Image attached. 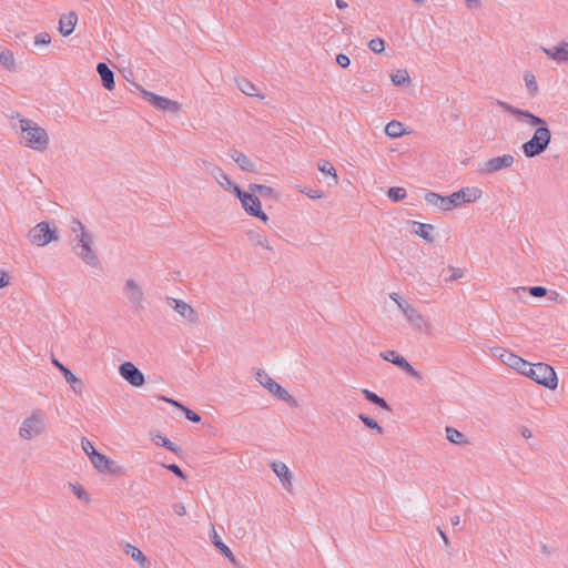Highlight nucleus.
I'll use <instances>...</instances> for the list:
<instances>
[{"mask_svg":"<svg viewBox=\"0 0 568 568\" xmlns=\"http://www.w3.org/2000/svg\"><path fill=\"white\" fill-rule=\"evenodd\" d=\"M483 196V190L477 186L462 187L457 192L448 196H442L435 192H428L425 195V201L428 205L437 207L442 211L448 212L463 204L475 203Z\"/></svg>","mask_w":568,"mask_h":568,"instance_id":"nucleus-1","label":"nucleus"},{"mask_svg":"<svg viewBox=\"0 0 568 568\" xmlns=\"http://www.w3.org/2000/svg\"><path fill=\"white\" fill-rule=\"evenodd\" d=\"M21 140L27 148L44 151L49 145L47 131L29 119H19Z\"/></svg>","mask_w":568,"mask_h":568,"instance_id":"nucleus-2","label":"nucleus"},{"mask_svg":"<svg viewBox=\"0 0 568 568\" xmlns=\"http://www.w3.org/2000/svg\"><path fill=\"white\" fill-rule=\"evenodd\" d=\"M551 133L548 128L539 126L532 138L523 144V152L527 158H535L541 154L549 145Z\"/></svg>","mask_w":568,"mask_h":568,"instance_id":"nucleus-3","label":"nucleus"},{"mask_svg":"<svg viewBox=\"0 0 568 568\" xmlns=\"http://www.w3.org/2000/svg\"><path fill=\"white\" fill-rule=\"evenodd\" d=\"M75 244L73 245V251L85 264L90 266H98L99 258L93 252V235L91 233H82L77 234L74 237Z\"/></svg>","mask_w":568,"mask_h":568,"instance_id":"nucleus-4","label":"nucleus"},{"mask_svg":"<svg viewBox=\"0 0 568 568\" xmlns=\"http://www.w3.org/2000/svg\"><path fill=\"white\" fill-rule=\"evenodd\" d=\"M255 379L261 386L266 388L270 394L276 398L295 406L296 402L293 396L284 389L278 383H276L265 371L257 369L255 373Z\"/></svg>","mask_w":568,"mask_h":568,"instance_id":"nucleus-5","label":"nucleus"},{"mask_svg":"<svg viewBox=\"0 0 568 568\" xmlns=\"http://www.w3.org/2000/svg\"><path fill=\"white\" fill-rule=\"evenodd\" d=\"M530 377L537 384L545 386L548 389H555L558 385V378L554 368L545 363H537L529 368Z\"/></svg>","mask_w":568,"mask_h":568,"instance_id":"nucleus-6","label":"nucleus"},{"mask_svg":"<svg viewBox=\"0 0 568 568\" xmlns=\"http://www.w3.org/2000/svg\"><path fill=\"white\" fill-rule=\"evenodd\" d=\"M58 237L57 231L51 230L47 222L38 223L28 233L29 241L38 246H45Z\"/></svg>","mask_w":568,"mask_h":568,"instance_id":"nucleus-7","label":"nucleus"},{"mask_svg":"<svg viewBox=\"0 0 568 568\" xmlns=\"http://www.w3.org/2000/svg\"><path fill=\"white\" fill-rule=\"evenodd\" d=\"M235 195L241 201L245 212L252 216L261 219L263 222L268 220L267 215L262 211L261 201L252 193L244 192L241 189L235 190Z\"/></svg>","mask_w":568,"mask_h":568,"instance_id":"nucleus-8","label":"nucleus"},{"mask_svg":"<svg viewBox=\"0 0 568 568\" xmlns=\"http://www.w3.org/2000/svg\"><path fill=\"white\" fill-rule=\"evenodd\" d=\"M403 316L410 327L418 333H428L432 328L429 321L412 304L404 305Z\"/></svg>","mask_w":568,"mask_h":568,"instance_id":"nucleus-9","label":"nucleus"},{"mask_svg":"<svg viewBox=\"0 0 568 568\" xmlns=\"http://www.w3.org/2000/svg\"><path fill=\"white\" fill-rule=\"evenodd\" d=\"M123 293H124V296L126 297V300L129 301V303L134 308H136V310L143 308L144 294H143L141 286L139 285V283L135 280L129 278L125 281L124 286H123Z\"/></svg>","mask_w":568,"mask_h":568,"instance_id":"nucleus-10","label":"nucleus"},{"mask_svg":"<svg viewBox=\"0 0 568 568\" xmlns=\"http://www.w3.org/2000/svg\"><path fill=\"white\" fill-rule=\"evenodd\" d=\"M381 357L387 362H390L393 363L394 365H396L397 367H399L400 369L405 371L410 377L417 379V381H420L422 379V374L416 371L409 363L408 361L399 355L396 351H386V352H383L381 353Z\"/></svg>","mask_w":568,"mask_h":568,"instance_id":"nucleus-11","label":"nucleus"},{"mask_svg":"<svg viewBox=\"0 0 568 568\" xmlns=\"http://www.w3.org/2000/svg\"><path fill=\"white\" fill-rule=\"evenodd\" d=\"M515 159L511 154H504L501 156H495L488 159L480 165V172L486 174H493L504 169L513 166Z\"/></svg>","mask_w":568,"mask_h":568,"instance_id":"nucleus-12","label":"nucleus"},{"mask_svg":"<svg viewBox=\"0 0 568 568\" xmlns=\"http://www.w3.org/2000/svg\"><path fill=\"white\" fill-rule=\"evenodd\" d=\"M120 375L129 382L132 386L140 387L144 384V375L142 372L132 363L125 362L119 367Z\"/></svg>","mask_w":568,"mask_h":568,"instance_id":"nucleus-13","label":"nucleus"},{"mask_svg":"<svg viewBox=\"0 0 568 568\" xmlns=\"http://www.w3.org/2000/svg\"><path fill=\"white\" fill-rule=\"evenodd\" d=\"M168 304L171 308H173L182 318L187 321L189 323L195 324L197 322V314L194 308L184 302L183 300L178 298H168Z\"/></svg>","mask_w":568,"mask_h":568,"instance_id":"nucleus-14","label":"nucleus"},{"mask_svg":"<svg viewBox=\"0 0 568 568\" xmlns=\"http://www.w3.org/2000/svg\"><path fill=\"white\" fill-rule=\"evenodd\" d=\"M90 462L99 473L118 474L120 471V467L113 460L99 452H91Z\"/></svg>","mask_w":568,"mask_h":568,"instance_id":"nucleus-15","label":"nucleus"},{"mask_svg":"<svg viewBox=\"0 0 568 568\" xmlns=\"http://www.w3.org/2000/svg\"><path fill=\"white\" fill-rule=\"evenodd\" d=\"M142 95L149 103H151L158 110L176 111L179 109V105L175 101L158 95L153 92L143 90Z\"/></svg>","mask_w":568,"mask_h":568,"instance_id":"nucleus-16","label":"nucleus"},{"mask_svg":"<svg viewBox=\"0 0 568 568\" xmlns=\"http://www.w3.org/2000/svg\"><path fill=\"white\" fill-rule=\"evenodd\" d=\"M52 364L62 373L64 379L75 393L82 392V382L68 367L54 357H52Z\"/></svg>","mask_w":568,"mask_h":568,"instance_id":"nucleus-17","label":"nucleus"},{"mask_svg":"<svg viewBox=\"0 0 568 568\" xmlns=\"http://www.w3.org/2000/svg\"><path fill=\"white\" fill-rule=\"evenodd\" d=\"M210 174L216 181V183L225 191H230L235 194V190L240 189V186L234 184L231 181V179L219 166H212V170H210Z\"/></svg>","mask_w":568,"mask_h":568,"instance_id":"nucleus-18","label":"nucleus"},{"mask_svg":"<svg viewBox=\"0 0 568 568\" xmlns=\"http://www.w3.org/2000/svg\"><path fill=\"white\" fill-rule=\"evenodd\" d=\"M272 470L281 480L283 487L287 490L292 487V473L288 467L282 462H273L271 464Z\"/></svg>","mask_w":568,"mask_h":568,"instance_id":"nucleus-19","label":"nucleus"},{"mask_svg":"<svg viewBox=\"0 0 568 568\" xmlns=\"http://www.w3.org/2000/svg\"><path fill=\"white\" fill-rule=\"evenodd\" d=\"M78 22V16L74 11H70L61 16L59 20V31L62 36H70L75 28Z\"/></svg>","mask_w":568,"mask_h":568,"instance_id":"nucleus-20","label":"nucleus"},{"mask_svg":"<svg viewBox=\"0 0 568 568\" xmlns=\"http://www.w3.org/2000/svg\"><path fill=\"white\" fill-rule=\"evenodd\" d=\"M229 155L240 166L242 171L256 172V165L244 153L237 150H231Z\"/></svg>","mask_w":568,"mask_h":568,"instance_id":"nucleus-21","label":"nucleus"},{"mask_svg":"<svg viewBox=\"0 0 568 568\" xmlns=\"http://www.w3.org/2000/svg\"><path fill=\"white\" fill-rule=\"evenodd\" d=\"M97 71L101 78L103 87L106 90H113L115 85L113 71L103 62H100L97 65Z\"/></svg>","mask_w":568,"mask_h":568,"instance_id":"nucleus-22","label":"nucleus"},{"mask_svg":"<svg viewBox=\"0 0 568 568\" xmlns=\"http://www.w3.org/2000/svg\"><path fill=\"white\" fill-rule=\"evenodd\" d=\"M160 399L164 400V402H166V403H169L171 405H173L174 407H176L182 414H184V416H185V418L187 420H190V422H192L194 424H199V423L202 422V417L197 413H195V412L184 407L179 402H176L174 399H171V398H168L165 396H160Z\"/></svg>","mask_w":568,"mask_h":568,"instance_id":"nucleus-23","label":"nucleus"},{"mask_svg":"<svg viewBox=\"0 0 568 568\" xmlns=\"http://www.w3.org/2000/svg\"><path fill=\"white\" fill-rule=\"evenodd\" d=\"M412 230L410 232L425 241L430 242L433 240L432 232L434 231V226L432 224H425L420 222L413 221L410 222Z\"/></svg>","mask_w":568,"mask_h":568,"instance_id":"nucleus-24","label":"nucleus"},{"mask_svg":"<svg viewBox=\"0 0 568 568\" xmlns=\"http://www.w3.org/2000/svg\"><path fill=\"white\" fill-rule=\"evenodd\" d=\"M517 119L519 122H523L529 126H544L546 124L545 120L526 111L519 109V113H517Z\"/></svg>","mask_w":568,"mask_h":568,"instance_id":"nucleus-25","label":"nucleus"},{"mask_svg":"<svg viewBox=\"0 0 568 568\" xmlns=\"http://www.w3.org/2000/svg\"><path fill=\"white\" fill-rule=\"evenodd\" d=\"M527 293L534 297H542L547 295V288L544 286H531L529 288L516 287L513 290V294L519 300H521Z\"/></svg>","mask_w":568,"mask_h":568,"instance_id":"nucleus-26","label":"nucleus"},{"mask_svg":"<svg viewBox=\"0 0 568 568\" xmlns=\"http://www.w3.org/2000/svg\"><path fill=\"white\" fill-rule=\"evenodd\" d=\"M150 437H151V440L155 445L165 447L166 449H169L170 452H173V453L179 452V447L173 442H171L168 437L161 435L160 433L151 432Z\"/></svg>","mask_w":568,"mask_h":568,"instance_id":"nucleus-27","label":"nucleus"},{"mask_svg":"<svg viewBox=\"0 0 568 568\" xmlns=\"http://www.w3.org/2000/svg\"><path fill=\"white\" fill-rule=\"evenodd\" d=\"M317 169L325 175H329L332 179V182H328L327 184L329 186H334L338 183V178L335 168L329 161L321 160L317 164Z\"/></svg>","mask_w":568,"mask_h":568,"instance_id":"nucleus-28","label":"nucleus"},{"mask_svg":"<svg viewBox=\"0 0 568 568\" xmlns=\"http://www.w3.org/2000/svg\"><path fill=\"white\" fill-rule=\"evenodd\" d=\"M125 554L130 556L134 561H136L140 566L145 567L149 565L148 558L144 554L135 546L131 544L125 545Z\"/></svg>","mask_w":568,"mask_h":568,"instance_id":"nucleus-29","label":"nucleus"},{"mask_svg":"<svg viewBox=\"0 0 568 568\" xmlns=\"http://www.w3.org/2000/svg\"><path fill=\"white\" fill-rule=\"evenodd\" d=\"M212 542L226 558H229L232 562H235V557L232 550L221 540L214 528L212 529Z\"/></svg>","mask_w":568,"mask_h":568,"instance_id":"nucleus-30","label":"nucleus"},{"mask_svg":"<svg viewBox=\"0 0 568 568\" xmlns=\"http://www.w3.org/2000/svg\"><path fill=\"white\" fill-rule=\"evenodd\" d=\"M237 88L246 95L248 97H258L261 99H264V95L258 93L257 88L254 83L246 79H241L237 81Z\"/></svg>","mask_w":568,"mask_h":568,"instance_id":"nucleus-31","label":"nucleus"},{"mask_svg":"<svg viewBox=\"0 0 568 568\" xmlns=\"http://www.w3.org/2000/svg\"><path fill=\"white\" fill-rule=\"evenodd\" d=\"M385 133L392 139H397L405 134V130L400 122L393 120L386 124Z\"/></svg>","mask_w":568,"mask_h":568,"instance_id":"nucleus-32","label":"nucleus"},{"mask_svg":"<svg viewBox=\"0 0 568 568\" xmlns=\"http://www.w3.org/2000/svg\"><path fill=\"white\" fill-rule=\"evenodd\" d=\"M446 432V438L457 445H466L468 444V440L466 436L458 430V428H445Z\"/></svg>","mask_w":568,"mask_h":568,"instance_id":"nucleus-33","label":"nucleus"},{"mask_svg":"<svg viewBox=\"0 0 568 568\" xmlns=\"http://www.w3.org/2000/svg\"><path fill=\"white\" fill-rule=\"evenodd\" d=\"M247 236L253 245L261 246L266 250H272V247L268 244V240L265 235H263L258 232H255V231H250L247 233Z\"/></svg>","mask_w":568,"mask_h":568,"instance_id":"nucleus-34","label":"nucleus"},{"mask_svg":"<svg viewBox=\"0 0 568 568\" xmlns=\"http://www.w3.org/2000/svg\"><path fill=\"white\" fill-rule=\"evenodd\" d=\"M0 64L8 70H14V57L12 51L8 49H0Z\"/></svg>","mask_w":568,"mask_h":568,"instance_id":"nucleus-35","label":"nucleus"},{"mask_svg":"<svg viewBox=\"0 0 568 568\" xmlns=\"http://www.w3.org/2000/svg\"><path fill=\"white\" fill-rule=\"evenodd\" d=\"M524 82L530 97H536L538 93V84L536 77L531 72L524 73Z\"/></svg>","mask_w":568,"mask_h":568,"instance_id":"nucleus-36","label":"nucleus"},{"mask_svg":"<svg viewBox=\"0 0 568 568\" xmlns=\"http://www.w3.org/2000/svg\"><path fill=\"white\" fill-rule=\"evenodd\" d=\"M387 195L393 202H399L406 197L407 193L404 187L393 186L388 190Z\"/></svg>","mask_w":568,"mask_h":568,"instance_id":"nucleus-37","label":"nucleus"},{"mask_svg":"<svg viewBox=\"0 0 568 568\" xmlns=\"http://www.w3.org/2000/svg\"><path fill=\"white\" fill-rule=\"evenodd\" d=\"M392 82L395 85H404L409 83V75L406 70H397L394 74H392Z\"/></svg>","mask_w":568,"mask_h":568,"instance_id":"nucleus-38","label":"nucleus"},{"mask_svg":"<svg viewBox=\"0 0 568 568\" xmlns=\"http://www.w3.org/2000/svg\"><path fill=\"white\" fill-rule=\"evenodd\" d=\"M69 487L71 489V491L80 499V500H83L85 503H89L90 501V498H89V495L88 493L85 491V489L79 485V484H72L70 483L69 484Z\"/></svg>","mask_w":568,"mask_h":568,"instance_id":"nucleus-39","label":"nucleus"},{"mask_svg":"<svg viewBox=\"0 0 568 568\" xmlns=\"http://www.w3.org/2000/svg\"><path fill=\"white\" fill-rule=\"evenodd\" d=\"M362 393L365 395V397H366L369 402H372V403H374V404H376V405H378V406H381V407H383V408H387V407H388V406H387V403L385 402V399H384V398H382V397H379V396H378V395H376L375 393H373V392H371V390H368V389H363V390H362Z\"/></svg>","mask_w":568,"mask_h":568,"instance_id":"nucleus-40","label":"nucleus"},{"mask_svg":"<svg viewBox=\"0 0 568 568\" xmlns=\"http://www.w3.org/2000/svg\"><path fill=\"white\" fill-rule=\"evenodd\" d=\"M248 190L252 193H260L264 196H271L274 194V190L270 186L263 185V184H250Z\"/></svg>","mask_w":568,"mask_h":568,"instance_id":"nucleus-41","label":"nucleus"},{"mask_svg":"<svg viewBox=\"0 0 568 568\" xmlns=\"http://www.w3.org/2000/svg\"><path fill=\"white\" fill-rule=\"evenodd\" d=\"M501 362L510 368L515 369L518 364H521V357L508 352L507 354H504Z\"/></svg>","mask_w":568,"mask_h":568,"instance_id":"nucleus-42","label":"nucleus"},{"mask_svg":"<svg viewBox=\"0 0 568 568\" xmlns=\"http://www.w3.org/2000/svg\"><path fill=\"white\" fill-rule=\"evenodd\" d=\"M44 415L41 412H34L29 418L23 422L22 426H33V424H42Z\"/></svg>","mask_w":568,"mask_h":568,"instance_id":"nucleus-43","label":"nucleus"},{"mask_svg":"<svg viewBox=\"0 0 568 568\" xmlns=\"http://www.w3.org/2000/svg\"><path fill=\"white\" fill-rule=\"evenodd\" d=\"M559 63H568V42L558 43Z\"/></svg>","mask_w":568,"mask_h":568,"instance_id":"nucleus-44","label":"nucleus"},{"mask_svg":"<svg viewBox=\"0 0 568 568\" xmlns=\"http://www.w3.org/2000/svg\"><path fill=\"white\" fill-rule=\"evenodd\" d=\"M19 435L23 439H31L40 435V428H20Z\"/></svg>","mask_w":568,"mask_h":568,"instance_id":"nucleus-45","label":"nucleus"},{"mask_svg":"<svg viewBox=\"0 0 568 568\" xmlns=\"http://www.w3.org/2000/svg\"><path fill=\"white\" fill-rule=\"evenodd\" d=\"M369 49L375 53H381L385 49V43L382 39H372L368 43Z\"/></svg>","mask_w":568,"mask_h":568,"instance_id":"nucleus-46","label":"nucleus"},{"mask_svg":"<svg viewBox=\"0 0 568 568\" xmlns=\"http://www.w3.org/2000/svg\"><path fill=\"white\" fill-rule=\"evenodd\" d=\"M541 51L551 60L559 63L558 44L552 48H541Z\"/></svg>","mask_w":568,"mask_h":568,"instance_id":"nucleus-47","label":"nucleus"},{"mask_svg":"<svg viewBox=\"0 0 568 568\" xmlns=\"http://www.w3.org/2000/svg\"><path fill=\"white\" fill-rule=\"evenodd\" d=\"M51 42V37L48 32H40L34 37L36 45H47Z\"/></svg>","mask_w":568,"mask_h":568,"instance_id":"nucleus-48","label":"nucleus"},{"mask_svg":"<svg viewBox=\"0 0 568 568\" xmlns=\"http://www.w3.org/2000/svg\"><path fill=\"white\" fill-rule=\"evenodd\" d=\"M532 365L534 364H530L527 361H525L524 358H521V364H518V366H516L515 371L519 372L520 374H523L525 376L530 377L529 368H532Z\"/></svg>","mask_w":568,"mask_h":568,"instance_id":"nucleus-49","label":"nucleus"},{"mask_svg":"<svg viewBox=\"0 0 568 568\" xmlns=\"http://www.w3.org/2000/svg\"><path fill=\"white\" fill-rule=\"evenodd\" d=\"M532 365L534 364H530L527 361H525L524 358H521V364H518V366H516L515 371L519 372L520 374H523L525 376L530 377L529 368H532Z\"/></svg>","mask_w":568,"mask_h":568,"instance_id":"nucleus-50","label":"nucleus"},{"mask_svg":"<svg viewBox=\"0 0 568 568\" xmlns=\"http://www.w3.org/2000/svg\"><path fill=\"white\" fill-rule=\"evenodd\" d=\"M389 298L396 303L400 312L403 313L404 305H410L407 301L403 300L402 296L398 293H390Z\"/></svg>","mask_w":568,"mask_h":568,"instance_id":"nucleus-51","label":"nucleus"},{"mask_svg":"<svg viewBox=\"0 0 568 568\" xmlns=\"http://www.w3.org/2000/svg\"><path fill=\"white\" fill-rule=\"evenodd\" d=\"M81 446H82L83 452L88 455L89 458H91V452L97 453L93 444L84 437L81 440Z\"/></svg>","mask_w":568,"mask_h":568,"instance_id":"nucleus-52","label":"nucleus"},{"mask_svg":"<svg viewBox=\"0 0 568 568\" xmlns=\"http://www.w3.org/2000/svg\"><path fill=\"white\" fill-rule=\"evenodd\" d=\"M71 231L72 233H74L75 236L77 234L89 233L85 230L84 225L78 220L72 221Z\"/></svg>","mask_w":568,"mask_h":568,"instance_id":"nucleus-53","label":"nucleus"},{"mask_svg":"<svg viewBox=\"0 0 568 568\" xmlns=\"http://www.w3.org/2000/svg\"><path fill=\"white\" fill-rule=\"evenodd\" d=\"M301 192L307 195L310 199L316 200L323 197V192L321 190H308L306 187L301 189Z\"/></svg>","mask_w":568,"mask_h":568,"instance_id":"nucleus-54","label":"nucleus"},{"mask_svg":"<svg viewBox=\"0 0 568 568\" xmlns=\"http://www.w3.org/2000/svg\"><path fill=\"white\" fill-rule=\"evenodd\" d=\"M448 270L450 272V276L447 278V281H457L464 276L462 268L450 266Z\"/></svg>","mask_w":568,"mask_h":568,"instance_id":"nucleus-55","label":"nucleus"},{"mask_svg":"<svg viewBox=\"0 0 568 568\" xmlns=\"http://www.w3.org/2000/svg\"><path fill=\"white\" fill-rule=\"evenodd\" d=\"M497 104L499 106H501L505 111L509 112L510 114L513 115H517V113H519V109L516 108V106H513L511 104L507 103V102H504V101H498Z\"/></svg>","mask_w":568,"mask_h":568,"instance_id":"nucleus-56","label":"nucleus"},{"mask_svg":"<svg viewBox=\"0 0 568 568\" xmlns=\"http://www.w3.org/2000/svg\"><path fill=\"white\" fill-rule=\"evenodd\" d=\"M168 470L172 471L174 475H176L178 477L182 478V479H185V474L182 471V469L175 465V464H170V465H163Z\"/></svg>","mask_w":568,"mask_h":568,"instance_id":"nucleus-57","label":"nucleus"},{"mask_svg":"<svg viewBox=\"0 0 568 568\" xmlns=\"http://www.w3.org/2000/svg\"><path fill=\"white\" fill-rule=\"evenodd\" d=\"M336 62L341 68H347L351 64L349 58L343 53L337 54Z\"/></svg>","mask_w":568,"mask_h":568,"instance_id":"nucleus-58","label":"nucleus"},{"mask_svg":"<svg viewBox=\"0 0 568 568\" xmlns=\"http://www.w3.org/2000/svg\"><path fill=\"white\" fill-rule=\"evenodd\" d=\"M173 511L175 515L182 517L186 515L185 506L182 503H176L173 505Z\"/></svg>","mask_w":568,"mask_h":568,"instance_id":"nucleus-59","label":"nucleus"},{"mask_svg":"<svg viewBox=\"0 0 568 568\" xmlns=\"http://www.w3.org/2000/svg\"><path fill=\"white\" fill-rule=\"evenodd\" d=\"M508 351L501 348V347H494L491 348V354L495 356V357H498L500 361L504 358V354H507Z\"/></svg>","mask_w":568,"mask_h":568,"instance_id":"nucleus-60","label":"nucleus"},{"mask_svg":"<svg viewBox=\"0 0 568 568\" xmlns=\"http://www.w3.org/2000/svg\"><path fill=\"white\" fill-rule=\"evenodd\" d=\"M361 419L364 422L365 426H378L377 422L373 418L361 415Z\"/></svg>","mask_w":568,"mask_h":568,"instance_id":"nucleus-61","label":"nucleus"},{"mask_svg":"<svg viewBox=\"0 0 568 568\" xmlns=\"http://www.w3.org/2000/svg\"><path fill=\"white\" fill-rule=\"evenodd\" d=\"M9 283L8 276L3 271H0V288H3Z\"/></svg>","mask_w":568,"mask_h":568,"instance_id":"nucleus-62","label":"nucleus"},{"mask_svg":"<svg viewBox=\"0 0 568 568\" xmlns=\"http://www.w3.org/2000/svg\"><path fill=\"white\" fill-rule=\"evenodd\" d=\"M465 2L469 9H475L480 6V0H465Z\"/></svg>","mask_w":568,"mask_h":568,"instance_id":"nucleus-63","label":"nucleus"},{"mask_svg":"<svg viewBox=\"0 0 568 568\" xmlns=\"http://www.w3.org/2000/svg\"><path fill=\"white\" fill-rule=\"evenodd\" d=\"M548 300L551 302H557L560 297L559 293L556 291H550L549 294L547 293Z\"/></svg>","mask_w":568,"mask_h":568,"instance_id":"nucleus-64","label":"nucleus"}]
</instances>
